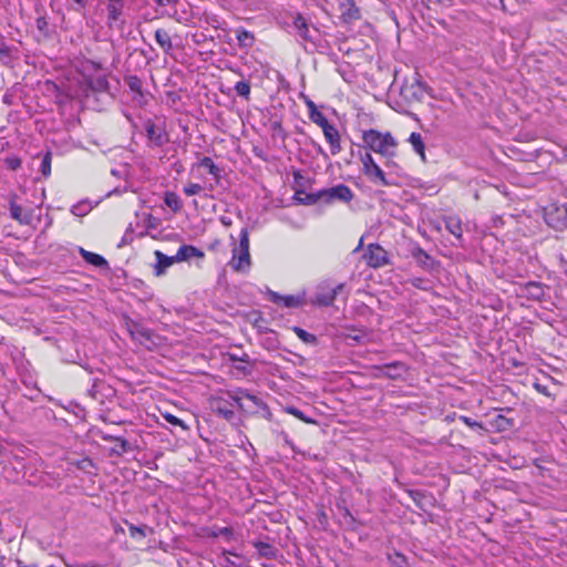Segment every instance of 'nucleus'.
I'll list each match as a JSON object with an SVG mask.
<instances>
[{
	"label": "nucleus",
	"instance_id": "1",
	"mask_svg": "<svg viewBox=\"0 0 567 567\" xmlns=\"http://www.w3.org/2000/svg\"><path fill=\"white\" fill-rule=\"evenodd\" d=\"M362 140L364 145L372 152L388 158L386 164L394 157L396 150V142L391 133H381L377 130H368L363 132Z\"/></svg>",
	"mask_w": 567,
	"mask_h": 567
},
{
	"label": "nucleus",
	"instance_id": "2",
	"mask_svg": "<svg viewBox=\"0 0 567 567\" xmlns=\"http://www.w3.org/2000/svg\"><path fill=\"white\" fill-rule=\"evenodd\" d=\"M233 256L229 265L235 271L246 272L251 266L249 252V231L241 228L239 233V241L231 249Z\"/></svg>",
	"mask_w": 567,
	"mask_h": 567
},
{
	"label": "nucleus",
	"instance_id": "3",
	"mask_svg": "<svg viewBox=\"0 0 567 567\" xmlns=\"http://www.w3.org/2000/svg\"><path fill=\"white\" fill-rule=\"evenodd\" d=\"M363 258L369 267L375 269L391 264L389 252L379 244H369Z\"/></svg>",
	"mask_w": 567,
	"mask_h": 567
},
{
	"label": "nucleus",
	"instance_id": "4",
	"mask_svg": "<svg viewBox=\"0 0 567 567\" xmlns=\"http://www.w3.org/2000/svg\"><path fill=\"white\" fill-rule=\"evenodd\" d=\"M344 288V284L331 287L328 282H321L316 291L312 303L320 307H329L336 300L338 293Z\"/></svg>",
	"mask_w": 567,
	"mask_h": 567
},
{
	"label": "nucleus",
	"instance_id": "5",
	"mask_svg": "<svg viewBox=\"0 0 567 567\" xmlns=\"http://www.w3.org/2000/svg\"><path fill=\"white\" fill-rule=\"evenodd\" d=\"M361 162L363 165V172L368 176V178L372 183H379L382 186H390L392 183L388 181L384 172L380 168V166L374 162L372 155L370 153H365L361 156Z\"/></svg>",
	"mask_w": 567,
	"mask_h": 567
},
{
	"label": "nucleus",
	"instance_id": "6",
	"mask_svg": "<svg viewBox=\"0 0 567 567\" xmlns=\"http://www.w3.org/2000/svg\"><path fill=\"white\" fill-rule=\"evenodd\" d=\"M323 203L332 204L337 200L349 203L353 198V192L344 184H339L330 188H323Z\"/></svg>",
	"mask_w": 567,
	"mask_h": 567
},
{
	"label": "nucleus",
	"instance_id": "7",
	"mask_svg": "<svg viewBox=\"0 0 567 567\" xmlns=\"http://www.w3.org/2000/svg\"><path fill=\"white\" fill-rule=\"evenodd\" d=\"M545 220L551 228L564 229L567 227V207L551 205L545 210Z\"/></svg>",
	"mask_w": 567,
	"mask_h": 567
},
{
	"label": "nucleus",
	"instance_id": "8",
	"mask_svg": "<svg viewBox=\"0 0 567 567\" xmlns=\"http://www.w3.org/2000/svg\"><path fill=\"white\" fill-rule=\"evenodd\" d=\"M105 9L107 13L106 24L110 29L120 28L123 25L124 21L122 20L123 10H124V0H112L105 1Z\"/></svg>",
	"mask_w": 567,
	"mask_h": 567
},
{
	"label": "nucleus",
	"instance_id": "9",
	"mask_svg": "<svg viewBox=\"0 0 567 567\" xmlns=\"http://www.w3.org/2000/svg\"><path fill=\"white\" fill-rule=\"evenodd\" d=\"M238 408L245 411H252L254 409H267L266 403L258 396L240 390L233 396Z\"/></svg>",
	"mask_w": 567,
	"mask_h": 567
},
{
	"label": "nucleus",
	"instance_id": "10",
	"mask_svg": "<svg viewBox=\"0 0 567 567\" xmlns=\"http://www.w3.org/2000/svg\"><path fill=\"white\" fill-rule=\"evenodd\" d=\"M84 82L86 85V93L89 91L104 93L109 92L110 90V84L105 74L87 75L86 78H84Z\"/></svg>",
	"mask_w": 567,
	"mask_h": 567
},
{
	"label": "nucleus",
	"instance_id": "11",
	"mask_svg": "<svg viewBox=\"0 0 567 567\" xmlns=\"http://www.w3.org/2000/svg\"><path fill=\"white\" fill-rule=\"evenodd\" d=\"M10 216L20 225H30L33 219V210L24 209L18 205L13 199L9 204Z\"/></svg>",
	"mask_w": 567,
	"mask_h": 567
},
{
	"label": "nucleus",
	"instance_id": "12",
	"mask_svg": "<svg viewBox=\"0 0 567 567\" xmlns=\"http://www.w3.org/2000/svg\"><path fill=\"white\" fill-rule=\"evenodd\" d=\"M292 27L296 30L297 35L302 41L313 42V37L311 34L310 27L301 13H297L293 17Z\"/></svg>",
	"mask_w": 567,
	"mask_h": 567
},
{
	"label": "nucleus",
	"instance_id": "13",
	"mask_svg": "<svg viewBox=\"0 0 567 567\" xmlns=\"http://www.w3.org/2000/svg\"><path fill=\"white\" fill-rule=\"evenodd\" d=\"M326 141L330 145L332 155H337L341 152L340 134L333 124L328 125L322 130Z\"/></svg>",
	"mask_w": 567,
	"mask_h": 567
},
{
	"label": "nucleus",
	"instance_id": "14",
	"mask_svg": "<svg viewBox=\"0 0 567 567\" xmlns=\"http://www.w3.org/2000/svg\"><path fill=\"white\" fill-rule=\"evenodd\" d=\"M205 254L200 249L192 245H182L176 255L175 260L178 262L188 261L192 258H204Z\"/></svg>",
	"mask_w": 567,
	"mask_h": 567
},
{
	"label": "nucleus",
	"instance_id": "15",
	"mask_svg": "<svg viewBox=\"0 0 567 567\" xmlns=\"http://www.w3.org/2000/svg\"><path fill=\"white\" fill-rule=\"evenodd\" d=\"M374 369L379 371L378 375H383L389 379H398L404 372V364L399 361H395L386 363L382 367H375Z\"/></svg>",
	"mask_w": 567,
	"mask_h": 567
},
{
	"label": "nucleus",
	"instance_id": "16",
	"mask_svg": "<svg viewBox=\"0 0 567 567\" xmlns=\"http://www.w3.org/2000/svg\"><path fill=\"white\" fill-rule=\"evenodd\" d=\"M145 131H146L147 138L154 145L162 146L167 142L162 128L156 126V124L154 122L147 121L145 124Z\"/></svg>",
	"mask_w": 567,
	"mask_h": 567
},
{
	"label": "nucleus",
	"instance_id": "17",
	"mask_svg": "<svg viewBox=\"0 0 567 567\" xmlns=\"http://www.w3.org/2000/svg\"><path fill=\"white\" fill-rule=\"evenodd\" d=\"M156 265L154 267V272L156 276H162L167 268H169L175 262V256H167L159 250L155 251Z\"/></svg>",
	"mask_w": 567,
	"mask_h": 567
},
{
	"label": "nucleus",
	"instance_id": "18",
	"mask_svg": "<svg viewBox=\"0 0 567 567\" xmlns=\"http://www.w3.org/2000/svg\"><path fill=\"white\" fill-rule=\"evenodd\" d=\"M411 255L416 264L423 269L431 270L433 268V258L421 247H414L411 251Z\"/></svg>",
	"mask_w": 567,
	"mask_h": 567
},
{
	"label": "nucleus",
	"instance_id": "19",
	"mask_svg": "<svg viewBox=\"0 0 567 567\" xmlns=\"http://www.w3.org/2000/svg\"><path fill=\"white\" fill-rule=\"evenodd\" d=\"M341 16L346 22L360 19V10L353 0H344L340 4Z\"/></svg>",
	"mask_w": 567,
	"mask_h": 567
},
{
	"label": "nucleus",
	"instance_id": "20",
	"mask_svg": "<svg viewBox=\"0 0 567 567\" xmlns=\"http://www.w3.org/2000/svg\"><path fill=\"white\" fill-rule=\"evenodd\" d=\"M270 300L275 303L282 305L287 308H296L301 305V298L297 296H281L278 292H270Z\"/></svg>",
	"mask_w": 567,
	"mask_h": 567
},
{
	"label": "nucleus",
	"instance_id": "21",
	"mask_svg": "<svg viewBox=\"0 0 567 567\" xmlns=\"http://www.w3.org/2000/svg\"><path fill=\"white\" fill-rule=\"evenodd\" d=\"M125 83L128 86V89L135 93L133 100L142 104L144 100V95L142 92V80L136 75H128L125 78Z\"/></svg>",
	"mask_w": 567,
	"mask_h": 567
},
{
	"label": "nucleus",
	"instance_id": "22",
	"mask_svg": "<svg viewBox=\"0 0 567 567\" xmlns=\"http://www.w3.org/2000/svg\"><path fill=\"white\" fill-rule=\"evenodd\" d=\"M80 255L90 265H93L99 268H107L109 267L107 260L99 254L87 251L84 248H80Z\"/></svg>",
	"mask_w": 567,
	"mask_h": 567
},
{
	"label": "nucleus",
	"instance_id": "23",
	"mask_svg": "<svg viewBox=\"0 0 567 567\" xmlns=\"http://www.w3.org/2000/svg\"><path fill=\"white\" fill-rule=\"evenodd\" d=\"M154 37L156 43L162 48V50L165 53H171L173 50V43L169 33L164 29H157Z\"/></svg>",
	"mask_w": 567,
	"mask_h": 567
},
{
	"label": "nucleus",
	"instance_id": "24",
	"mask_svg": "<svg viewBox=\"0 0 567 567\" xmlns=\"http://www.w3.org/2000/svg\"><path fill=\"white\" fill-rule=\"evenodd\" d=\"M297 199L303 205H315L317 203H323L322 189L313 193L297 192Z\"/></svg>",
	"mask_w": 567,
	"mask_h": 567
},
{
	"label": "nucleus",
	"instance_id": "25",
	"mask_svg": "<svg viewBox=\"0 0 567 567\" xmlns=\"http://www.w3.org/2000/svg\"><path fill=\"white\" fill-rule=\"evenodd\" d=\"M235 33H236V39L238 41V45L240 48L248 49L254 45L255 37L250 31H248L244 28H239L235 31Z\"/></svg>",
	"mask_w": 567,
	"mask_h": 567
},
{
	"label": "nucleus",
	"instance_id": "26",
	"mask_svg": "<svg viewBox=\"0 0 567 567\" xmlns=\"http://www.w3.org/2000/svg\"><path fill=\"white\" fill-rule=\"evenodd\" d=\"M444 223H445V228L452 234L454 235L456 238H461L462 237V221L458 217L456 216H449L444 219Z\"/></svg>",
	"mask_w": 567,
	"mask_h": 567
},
{
	"label": "nucleus",
	"instance_id": "27",
	"mask_svg": "<svg viewBox=\"0 0 567 567\" xmlns=\"http://www.w3.org/2000/svg\"><path fill=\"white\" fill-rule=\"evenodd\" d=\"M409 143L412 145L415 153H417L421 158L425 159V145L423 142V137L420 133L413 132L409 136Z\"/></svg>",
	"mask_w": 567,
	"mask_h": 567
},
{
	"label": "nucleus",
	"instance_id": "28",
	"mask_svg": "<svg viewBox=\"0 0 567 567\" xmlns=\"http://www.w3.org/2000/svg\"><path fill=\"white\" fill-rule=\"evenodd\" d=\"M164 203L167 207H169L174 213H177L182 209V200L179 196L174 192H166L164 195Z\"/></svg>",
	"mask_w": 567,
	"mask_h": 567
},
{
	"label": "nucleus",
	"instance_id": "29",
	"mask_svg": "<svg viewBox=\"0 0 567 567\" xmlns=\"http://www.w3.org/2000/svg\"><path fill=\"white\" fill-rule=\"evenodd\" d=\"M255 547H256L259 556L265 557L267 559L276 558V549L268 543L258 542V543H255Z\"/></svg>",
	"mask_w": 567,
	"mask_h": 567
},
{
	"label": "nucleus",
	"instance_id": "30",
	"mask_svg": "<svg viewBox=\"0 0 567 567\" xmlns=\"http://www.w3.org/2000/svg\"><path fill=\"white\" fill-rule=\"evenodd\" d=\"M198 166L206 168L208 173L213 175L217 181L220 178V169L215 165L210 157H203L199 161Z\"/></svg>",
	"mask_w": 567,
	"mask_h": 567
},
{
	"label": "nucleus",
	"instance_id": "31",
	"mask_svg": "<svg viewBox=\"0 0 567 567\" xmlns=\"http://www.w3.org/2000/svg\"><path fill=\"white\" fill-rule=\"evenodd\" d=\"M82 70H83V76L86 78L87 75H94L95 73L100 72L101 70H103V66L100 62H95L93 60H86L82 64Z\"/></svg>",
	"mask_w": 567,
	"mask_h": 567
},
{
	"label": "nucleus",
	"instance_id": "32",
	"mask_svg": "<svg viewBox=\"0 0 567 567\" xmlns=\"http://www.w3.org/2000/svg\"><path fill=\"white\" fill-rule=\"evenodd\" d=\"M237 95L244 97L245 100H249L250 96V83L248 81H239L235 84L234 87Z\"/></svg>",
	"mask_w": 567,
	"mask_h": 567
},
{
	"label": "nucleus",
	"instance_id": "33",
	"mask_svg": "<svg viewBox=\"0 0 567 567\" xmlns=\"http://www.w3.org/2000/svg\"><path fill=\"white\" fill-rule=\"evenodd\" d=\"M215 411L218 415L225 420H231L234 417V411L229 409L221 400L216 402Z\"/></svg>",
	"mask_w": 567,
	"mask_h": 567
},
{
	"label": "nucleus",
	"instance_id": "34",
	"mask_svg": "<svg viewBox=\"0 0 567 567\" xmlns=\"http://www.w3.org/2000/svg\"><path fill=\"white\" fill-rule=\"evenodd\" d=\"M52 153L48 151L43 156L40 165V172L44 177H49L51 174Z\"/></svg>",
	"mask_w": 567,
	"mask_h": 567
},
{
	"label": "nucleus",
	"instance_id": "35",
	"mask_svg": "<svg viewBox=\"0 0 567 567\" xmlns=\"http://www.w3.org/2000/svg\"><path fill=\"white\" fill-rule=\"evenodd\" d=\"M309 118L311 120V122H313L315 124H317L318 126L321 127V130H323L324 127H327L328 125H330L331 123H329V121L327 120V117L323 115V113H321L320 111H316V112H311L309 114Z\"/></svg>",
	"mask_w": 567,
	"mask_h": 567
},
{
	"label": "nucleus",
	"instance_id": "36",
	"mask_svg": "<svg viewBox=\"0 0 567 567\" xmlns=\"http://www.w3.org/2000/svg\"><path fill=\"white\" fill-rule=\"evenodd\" d=\"M286 412L288 414L293 415L295 417L299 419L300 421H302V422H305L307 424H315L316 423V421L313 419L306 416L305 413L301 410H299V409H297L295 406H287L286 408Z\"/></svg>",
	"mask_w": 567,
	"mask_h": 567
},
{
	"label": "nucleus",
	"instance_id": "37",
	"mask_svg": "<svg viewBox=\"0 0 567 567\" xmlns=\"http://www.w3.org/2000/svg\"><path fill=\"white\" fill-rule=\"evenodd\" d=\"M292 330L297 334V337L306 343H315L317 341L315 334L307 332L302 328L293 327Z\"/></svg>",
	"mask_w": 567,
	"mask_h": 567
},
{
	"label": "nucleus",
	"instance_id": "38",
	"mask_svg": "<svg viewBox=\"0 0 567 567\" xmlns=\"http://www.w3.org/2000/svg\"><path fill=\"white\" fill-rule=\"evenodd\" d=\"M163 419L165 421H167L169 424L174 425V426H179L182 427L184 431H187L188 430V426L185 424V422L181 419H178L177 416L171 414V413H163L162 414Z\"/></svg>",
	"mask_w": 567,
	"mask_h": 567
},
{
	"label": "nucleus",
	"instance_id": "39",
	"mask_svg": "<svg viewBox=\"0 0 567 567\" xmlns=\"http://www.w3.org/2000/svg\"><path fill=\"white\" fill-rule=\"evenodd\" d=\"M388 559L391 563V565H393L394 567H405L406 566V558L401 553L395 551V553L389 555Z\"/></svg>",
	"mask_w": 567,
	"mask_h": 567
},
{
	"label": "nucleus",
	"instance_id": "40",
	"mask_svg": "<svg viewBox=\"0 0 567 567\" xmlns=\"http://www.w3.org/2000/svg\"><path fill=\"white\" fill-rule=\"evenodd\" d=\"M130 332H131L133 338L141 337V338H144L146 340L151 339L150 330H147L146 328L140 327L136 323H134V330L131 329Z\"/></svg>",
	"mask_w": 567,
	"mask_h": 567
},
{
	"label": "nucleus",
	"instance_id": "41",
	"mask_svg": "<svg viewBox=\"0 0 567 567\" xmlns=\"http://www.w3.org/2000/svg\"><path fill=\"white\" fill-rule=\"evenodd\" d=\"M203 190V186L197 183H189L184 186L183 192L186 196H194Z\"/></svg>",
	"mask_w": 567,
	"mask_h": 567
},
{
	"label": "nucleus",
	"instance_id": "42",
	"mask_svg": "<svg viewBox=\"0 0 567 567\" xmlns=\"http://www.w3.org/2000/svg\"><path fill=\"white\" fill-rule=\"evenodd\" d=\"M10 59L9 48L0 40V61L7 63Z\"/></svg>",
	"mask_w": 567,
	"mask_h": 567
},
{
	"label": "nucleus",
	"instance_id": "43",
	"mask_svg": "<svg viewBox=\"0 0 567 567\" xmlns=\"http://www.w3.org/2000/svg\"><path fill=\"white\" fill-rule=\"evenodd\" d=\"M460 420L462 422H464L467 426L472 427V429H480V430L483 429L482 423H480L477 421H474L471 417L462 415V416H460Z\"/></svg>",
	"mask_w": 567,
	"mask_h": 567
},
{
	"label": "nucleus",
	"instance_id": "44",
	"mask_svg": "<svg viewBox=\"0 0 567 567\" xmlns=\"http://www.w3.org/2000/svg\"><path fill=\"white\" fill-rule=\"evenodd\" d=\"M411 284L413 287L422 290L429 289V282L425 279L422 278H413L411 280Z\"/></svg>",
	"mask_w": 567,
	"mask_h": 567
},
{
	"label": "nucleus",
	"instance_id": "45",
	"mask_svg": "<svg viewBox=\"0 0 567 567\" xmlns=\"http://www.w3.org/2000/svg\"><path fill=\"white\" fill-rule=\"evenodd\" d=\"M6 162H7V166L12 171H16L21 166V159L19 157H10V158H7Z\"/></svg>",
	"mask_w": 567,
	"mask_h": 567
},
{
	"label": "nucleus",
	"instance_id": "46",
	"mask_svg": "<svg viewBox=\"0 0 567 567\" xmlns=\"http://www.w3.org/2000/svg\"><path fill=\"white\" fill-rule=\"evenodd\" d=\"M128 529H130V535L132 537H135L136 535H140L141 537H145L146 536L145 529L143 527L131 525L128 527Z\"/></svg>",
	"mask_w": 567,
	"mask_h": 567
},
{
	"label": "nucleus",
	"instance_id": "47",
	"mask_svg": "<svg viewBox=\"0 0 567 567\" xmlns=\"http://www.w3.org/2000/svg\"><path fill=\"white\" fill-rule=\"evenodd\" d=\"M72 1V8L75 11H82L85 9L87 1L86 0H71Z\"/></svg>",
	"mask_w": 567,
	"mask_h": 567
},
{
	"label": "nucleus",
	"instance_id": "48",
	"mask_svg": "<svg viewBox=\"0 0 567 567\" xmlns=\"http://www.w3.org/2000/svg\"><path fill=\"white\" fill-rule=\"evenodd\" d=\"M534 388L536 389L537 392H539L546 396L550 395L548 388L546 385H543V384L536 382V383H534Z\"/></svg>",
	"mask_w": 567,
	"mask_h": 567
},
{
	"label": "nucleus",
	"instance_id": "49",
	"mask_svg": "<svg viewBox=\"0 0 567 567\" xmlns=\"http://www.w3.org/2000/svg\"><path fill=\"white\" fill-rule=\"evenodd\" d=\"M528 288H529V289H535V290H533V291H532V293H533L534 296H539V295L542 293V287H540V285H539V284H537V282H529V284H528Z\"/></svg>",
	"mask_w": 567,
	"mask_h": 567
},
{
	"label": "nucleus",
	"instance_id": "50",
	"mask_svg": "<svg viewBox=\"0 0 567 567\" xmlns=\"http://www.w3.org/2000/svg\"><path fill=\"white\" fill-rule=\"evenodd\" d=\"M306 105H307V107L309 110V114L311 112H316L318 110L316 104L311 100H309V99L306 100Z\"/></svg>",
	"mask_w": 567,
	"mask_h": 567
},
{
	"label": "nucleus",
	"instance_id": "51",
	"mask_svg": "<svg viewBox=\"0 0 567 567\" xmlns=\"http://www.w3.org/2000/svg\"><path fill=\"white\" fill-rule=\"evenodd\" d=\"M118 442H120V446L121 449L125 452L127 451V447H128V443L126 440L124 439H116Z\"/></svg>",
	"mask_w": 567,
	"mask_h": 567
},
{
	"label": "nucleus",
	"instance_id": "52",
	"mask_svg": "<svg viewBox=\"0 0 567 567\" xmlns=\"http://www.w3.org/2000/svg\"><path fill=\"white\" fill-rule=\"evenodd\" d=\"M230 360L231 361L240 360L243 362H247L248 361V355L245 354V358L238 359L237 355L230 354Z\"/></svg>",
	"mask_w": 567,
	"mask_h": 567
},
{
	"label": "nucleus",
	"instance_id": "53",
	"mask_svg": "<svg viewBox=\"0 0 567 567\" xmlns=\"http://www.w3.org/2000/svg\"><path fill=\"white\" fill-rule=\"evenodd\" d=\"M73 214L75 215H82L83 212L81 209V206H74L73 209H72Z\"/></svg>",
	"mask_w": 567,
	"mask_h": 567
},
{
	"label": "nucleus",
	"instance_id": "54",
	"mask_svg": "<svg viewBox=\"0 0 567 567\" xmlns=\"http://www.w3.org/2000/svg\"><path fill=\"white\" fill-rule=\"evenodd\" d=\"M230 533H231V530H230V528H228V527H224V528H221V530H220V534H223V535H228V534H230Z\"/></svg>",
	"mask_w": 567,
	"mask_h": 567
},
{
	"label": "nucleus",
	"instance_id": "55",
	"mask_svg": "<svg viewBox=\"0 0 567 567\" xmlns=\"http://www.w3.org/2000/svg\"><path fill=\"white\" fill-rule=\"evenodd\" d=\"M317 150H318V152H319L320 154H322L324 157H327L326 152L323 151V148H322L320 145H318V148H317Z\"/></svg>",
	"mask_w": 567,
	"mask_h": 567
},
{
	"label": "nucleus",
	"instance_id": "56",
	"mask_svg": "<svg viewBox=\"0 0 567 567\" xmlns=\"http://www.w3.org/2000/svg\"><path fill=\"white\" fill-rule=\"evenodd\" d=\"M221 223L226 226L230 225V219H226L225 217L221 218Z\"/></svg>",
	"mask_w": 567,
	"mask_h": 567
},
{
	"label": "nucleus",
	"instance_id": "57",
	"mask_svg": "<svg viewBox=\"0 0 567 567\" xmlns=\"http://www.w3.org/2000/svg\"><path fill=\"white\" fill-rule=\"evenodd\" d=\"M362 238L360 239L359 241V245L357 246V248L353 250V252H357L361 247H362Z\"/></svg>",
	"mask_w": 567,
	"mask_h": 567
},
{
	"label": "nucleus",
	"instance_id": "58",
	"mask_svg": "<svg viewBox=\"0 0 567 567\" xmlns=\"http://www.w3.org/2000/svg\"><path fill=\"white\" fill-rule=\"evenodd\" d=\"M439 3L450 2L451 0H436Z\"/></svg>",
	"mask_w": 567,
	"mask_h": 567
},
{
	"label": "nucleus",
	"instance_id": "59",
	"mask_svg": "<svg viewBox=\"0 0 567 567\" xmlns=\"http://www.w3.org/2000/svg\"><path fill=\"white\" fill-rule=\"evenodd\" d=\"M238 370L246 371V367H237Z\"/></svg>",
	"mask_w": 567,
	"mask_h": 567
},
{
	"label": "nucleus",
	"instance_id": "60",
	"mask_svg": "<svg viewBox=\"0 0 567 567\" xmlns=\"http://www.w3.org/2000/svg\"><path fill=\"white\" fill-rule=\"evenodd\" d=\"M82 463L91 464V461H89V460H86V458H85V460H83V461H82Z\"/></svg>",
	"mask_w": 567,
	"mask_h": 567
}]
</instances>
